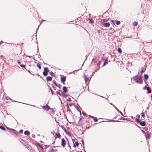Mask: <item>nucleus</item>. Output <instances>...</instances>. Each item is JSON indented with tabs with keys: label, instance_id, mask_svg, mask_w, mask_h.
<instances>
[{
	"label": "nucleus",
	"instance_id": "4",
	"mask_svg": "<svg viewBox=\"0 0 152 152\" xmlns=\"http://www.w3.org/2000/svg\"><path fill=\"white\" fill-rule=\"evenodd\" d=\"M66 145L65 141L64 138L61 139V145L64 147Z\"/></svg>",
	"mask_w": 152,
	"mask_h": 152
},
{
	"label": "nucleus",
	"instance_id": "49",
	"mask_svg": "<svg viewBox=\"0 0 152 152\" xmlns=\"http://www.w3.org/2000/svg\"><path fill=\"white\" fill-rule=\"evenodd\" d=\"M53 73V72H52V71H51L50 72V74L51 75H52V74Z\"/></svg>",
	"mask_w": 152,
	"mask_h": 152
},
{
	"label": "nucleus",
	"instance_id": "6",
	"mask_svg": "<svg viewBox=\"0 0 152 152\" xmlns=\"http://www.w3.org/2000/svg\"><path fill=\"white\" fill-rule=\"evenodd\" d=\"M103 25L105 27H108L110 26V24L109 23L107 22V23H104L103 24Z\"/></svg>",
	"mask_w": 152,
	"mask_h": 152
},
{
	"label": "nucleus",
	"instance_id": "23",
	"mask_svg": "<svg viewBox=\"0 0 152 152\" xmlns=\"http://www.w3.org/2000/svg\"><path fill=\"white\" fill-rule=\"evenodd\" d=\"M94 120L95 122H97L98 121V119L96 118H95L94 117Z\"/></svg>",
	"mask_w": 152,
	"mask_h": 152
},
{
	"label": "nucleus",
	"instance_id": "11",
	"mask_svg": "<svg viewBox=\"0 0 152 152\" xmlns=\"http://www.w3.org/2000/svg\"><path fill=\"white\" fill-rule=\"evenodd\" d=\"M75 144H74L73 145V146L74 147H75V148L76 147V145L77 146V147L79 145V143H78V142H77V141H76V142H75Z\"/></svg>",
	"mask_w": 152,
	"mask_h": 152
},
{
	"label": "nucleus",
	"instance_id": "57",
	"mask_svg": "<svg viewBox=\"0 0 152 152\" xmlns=\"http://www.w3.org/2000/svg\"><path fill=\"white\" fill-rule=\"evenodd\" d=\"M9 98V100H12V99H11L10 98Z\"/></svg>",
	"mask_w": 152,
	"mask_h": 152
},
{
	"label": "nucleus",
	"instance_id": "33",
	"mask_svg": "<svg viewBox=\"0 0 152 152\" xmlns=\"http://www.w3.org/2000/svg\"><path fill=\"white\" fill-rule=\"evenodd\" d=\"M23 130L22 129H21L19 131V132L20 133H23Z\"/></svg>",
	"mask_w": 152,
	"mask_h": 152
},
{
	"label": "nucleus",
	"instance_id": "37",
	"mask_svg": "<svg viewBox=\"0 0 152 152\" xmlns=\"http://www.w3.org/2000/svg\"><path fill=\"white\" fill-rule=\"evenodd\" d=\"M67 100L69 102H70L71 101L70 98H68V99H67Z\"/></svg>",
	"mask_w": 152,
	"mask_h": 152
},
{
	"label": "nucleus",
	"instance_id": "9",
	"mask_svg": "<svg viewBox=\"0 0 152 152\" xmlns=\"http://www.w3.org/2000/svg\"><path fill=\"white\" fill-rule=\"evenodd\" d=\"M140 125L142 126H145V123L144 121H140Z\"/></svg>",
	"mask_w": 152,
	"mask_h": 152
},
{
	"label": "nucleus",
	"instance_id": "29",
	"mask_svg": "<svg viewBox=\"0 0 152 152\" xmlns=\"http://www.w3.org/2000/svg\"><path fill=\"white\" fill-rule=\"evenodd\" d=\"M20 66L22 67H25L26 66L25 65H23V64H20Z\"/></svg>",
	"mask_w": 152,
	"mask_h": 152
},
{
	"label": "nucleus",
	"instance_id": "16",
	"mask_svg": "<svg viewBox=\"0 0 152 152\" xmlns=\"http://www.w3.org/2000/svg\"><path fill=\"white\" fill-rule=\"evenodd\" d=\"M64 93L65 92H62L61 93V94L63 95V96L64 97H67V95L65 94H64Z\"/></svg>",
	"mask_w": 152,
	"mask_h": 152
},
{
	"label": "nucleus",
	"instance_id": "32",
	"mask_svg": "<svg viewBox=\"0 0 152 152\" xmlns=\"http://www.w3.org/2000/svg\"><path fill=\"white\" fill-rule=\"evenodd\" d=\"M75 108H76V109H77V110L78 111H79V112L80 113V114L81 115V111H79L78 110V109L77 108V106H75Z\"/></svg>",
	"mask_w": 152,
	"mask_h": 152
},
{
	"label": "nucleus",
	"instance_id": "64",
	"mask_svg": "<svg viewBox=\"0 0 152 152\" xmlns=\"http://www.w3.org/2000/svg\"><path fill=\"white\" fill-rule=\"evenodd\" d=\"M59 97V99H60V98L59 97Z\"/></svg>",
	"mask_w": 152,
	"mask_h": 152
},
{
	"label": "nucleus",
	"instance_id": "62",
	"mask_svg": "<svg viewBox=\"0 0 152 152\" xmlns=\"http://www.w3.org/2000/svg\"><path fill=\"white\" fill-rule=\"evenodd\" d=\"M114 118H116V117H115Z\"/></svg>",
	"mask_w": 152,
	"mask_h": 152
},
{
	"label": "nucleus",
	"instance_id": "47",
	"mask_svg": "<svg viewBox=\"0 0 152 152\" xmlns=\"http://www.w3.org/2000/svg\"><path fill=\"white\" fill-rule=\"evenodd\" d=\"M54 84H55V85L56 86H58V84H56V82H54Z\"/></svg>",
	"mask_w": 152,
	"mask_h": 152
},
{
	"label": "nucleus",
	"instance_id": "15",
	"mask_svg": "<svg viewBox=\"0 0 152 152\" xmlns=\"http://www.w3.org/2000/svg\"><path fill=\"white\" fill-rule=\"evenodd\" d=\"M144 77L145 79L147 80L148 78V75L147 74H145L144 75Z\"/></svg>",
	"mask_w": 152,
	"mask_h": 152
},
{
	"label": "nucleus",
	"instance_id": "5",
	"mask_svg": "<svg viewBox=\"0 0 152 152\" xmlns=\"http://www.w3.org/2000/svg\"><path fill=\"white\" fill-rule=\"evenodd\" d=\"M145 136L147 139H150L151 137V136L148 132H146L145 135Z\"/></svg>",
	"mask_w": 152,
	"mask_h": 152
},
{
	"label": "nucleus",
	"instance_id": "38",
	"mask_svg": "<svg viewBox=\"0 0 152 152\" xmlns=\"http://www.w3.org/2000/svg\"><path fill=\"white\" fill-rule=\"evenodd\" d=\"M27 104V105H30V106H33L34 107H36V108H37V107L36 106H35V105H30V104Z\"/></svg>",
	"mask_w": 152,
	"mask_h": 152
},
{
	"label": "nucleus",
	"instance_id": "34",
	"mask_svg": "<svg viewBox=\"0 0 152 152\" xmlns=\"http://www.w3.org/2000/svg\"><path fill=\"white\" fill-rule=\"evenodd\" d=\"M57 86L60 89H61V86L60 84L58 85Z\"/></svg>",
	"mask_w": 152,
	"mask_h": 152
},
{
	"label": "nucleus",
	"instance_id": "60",
	"mask_svg": "<svg viewBox=\"0 0 152 152\" xmlns=\"http://www.w3.org/2000/svg\"><path fill=\"white\" fill-rule=\"evenodd\" d=\"M51 150L53 151V152H53V151L54 150H53V149H51Z\"/></svg>",
	"mask_w": 152,
	"mask_h": 152
},
{
	"label": "nucleus",
	"instance_id": "30",
	"mask_svg": "<svg viewBox=\"0 0 152 152\" xmlns=\"http://www.w3.org/2000/svg\"><path fill=\"white\" fill-rule=\"evenodd\" d=\"M110 121L112 122H120V121H118V120H110Z\"/></svg>",
	"mask_w": 152,
	"mask_h": 152
},
{
	"label": "nucleus",
	"instance_id": "18",
	"mask_svg": "<svg viewBox=\"0 0 152 152\" xmlns=\"http://www.w3.org/2000/svg\"><path fill=\"white\" fill-rule=\"evenodd\" d=\"M84 79L85 80V81L86 83V82L88 80V78H87L85 75L84 76Z\"/></svg>",
	"mask_w": 152,
	"mask_h": 152
},
{
	"label": "nucleus",
	"instance_id": "17",
	"mask_svg": "<svg viewBox=\"0 0 152 152\" xmlns=\"http://www.w3.org/2000/svg\"><path fill=\"white\" fill-rule=\"evenodd\" d=\"M0 128L3 130H6L4 128V127L2 126H0Z\"/></svg>",
	"mask_w": 152,
	"mask_h": 152
},
{
	"label": "nucleus",
	"instance_id": "22",
	"mask_svg": "<svg viewBox=\"0 0 152 152\" xmlns=\"http://www.w3.org/2000/svg\"><path fill=\"white\" fill-rule=\"evenodd\" d=\"M115 21H116V24L117 25H119L120 24V22L119 21H116L115 20Z\"/></svg>",
	"mask_w": 152,
	"mask_h": 152
},
{
	"label": "nucleus",
	"instance_id": "39",
	"mask_svg": "<svg viewBox=\"0 0 152 152\" xmlns=\"http://www.w3.org/2000/svg\"><path fill=\"white\" fill-rule=\"evenodd\" d=\"M82 144H83V148H84V141L83 140H82Z\"/></svg>",
	"mask_w": 152,
	"mask_h": 152
},
{
	"label": "nucleus",
	"instance_id": "26",
	"mask_svg": "<svg viewBox=\"0 0 152 152\" xmlns=\"http://www.w3.org/2000/svg\"><path fill=\"white\" fill-rule=\"evenodd\" d=\"M112 105L117 110V111L118 112L119 111V110L118 109H117V108L116 107H115L112 104Z\"/></svg>",
	"mask_w": 152,
	"mask_h": 152
},
{
	"label": "nucleus",
	"instance_id": "42",
	"mask_svg": "<svg viewBox=\"0 0 152 152\" xmlns=\"http://www.w3.org/2000/svg\"><path fill=\"white\" fill-rule=\"evenodd\" d=\"M43 108L45 110H46V107H45V106H43Z\"/></svg>",
	"mask_w": 152,
	"mask_h": 152
},
{
	"label": "nucleus",
	"instance_id": "24",
	"mask_svg": "<svg viewBox=\"0 0 152 152\" xmlns=\"http://www.w3.org/2000/svg\"><path fill=\"white\" fill-rule=\"evenodd\" d=\"M51 111L54 113L55 111L54 110V109H50Z\"/></svg>",
	"mask_w": 152,
	"mask_h": 152
},
{
	"label": "nucleus",
	"instance_id": "1",
	"mask_svg": "<svg viewBox=\"0 0 152 152\" xmlns=\"http://www.w3.org/2000/svg\"><path fill=\"white\" fill-rule=\"evenodd\" d=\"M132 79L135 82L138 84H141L142 83V82L140 81L141 80V78L140 76H136L135 77H134L131 78V80Z\"/></svg>",
	"mask_w": 152,
	"mask_h": 152
},
{
	"label": "nucleus",
	"instance_id": "58",
	"mask_svg": "<svg viewBox=\"0 0 152 152\" xmlns=\"http://www.w3.org/2000/svg\"><path fill=\"white\" fill-rule=\"evenodd\" d=\"M39 26H40V25H39V26H38V28H37V30H38V28H39Z\"/></svg>",
	"mask_w": 152,
	"mask_h": 152
},
{
	"label": "nucleus",
	"instance_id": "52",
	"mask_svg": "<svg viewBox=\"0 0 152 152\" xmlns=\"http://www.w3.org/2000/svg\"><path fill=\"white\" fill-rule=\"evenodd\" d=\"M141 131L143 133H144L145 132L143 130H142Z\"/></svg>",
	"mask_w": 152,
	"mask_h": 152
},
{
	"label": "nucleus",
	"instance_id": "48",
	"mask_svg": "<svg viewBox=\"0 0 152 152\" xmlns=\"http://www.w3.org/2000/svg\"><path fill=\"white\" fill-rule=\"evenodd\" d=\"M89 116H90V117H91V118H94V116H92L91 115H89Z\"/></svg>",
	"mask_w": 152,
	"mask_h": 152
},
{
	"label": "nucleus",
	"instance_id": "21",
	"mask_svg": "<svg viewBox=\"0 0 152 152\" xmlns=\"http://www.w3.org/2000/svg\"><path fill=\"white\" fill-rule=\"evenodd\" d=\"M137 22H136V21L134 22L133 23V26H137Z\"/></svg>",
	"mask_w": 152,
	"mask_h": 152
},
{
	"label": "nucleus",
	"instance_id": "51",
	"mask_svg": "<svg viewBox=\"0 0 152 152\" xmlns=\"http://www.w3.org/2000/svg\"><path fill=\"white\" fill-rule=\"evenodd\" d=\"M106 64H105V62L103 65V66H105Z\"/></svg>",
	"mask_w": 152,
	"mask_h": 152
},
{
	"label": "nucleus",
	"instance_id": "28",
	"mask_svg": "<svg viewBox=\"0 0 152 152\" xmlns=\"http://www.w3.org/2000/svg\"><path fill=\"white\" fill-rule=\"evenodd\" d=\"M141 115L142 116V117H144L145 116V114L143 113H141Z\"/></svg>",
	"mask_w": 152,
	"mask_h": 152
},
{
	"label": "nucleus",
	"instance_id": "55",
	"mask_svg": "<svg viewBox=\"0 0 152 152\" xmlns=\"http://www.w3.org/2000/svg\"><path fill=\"white\" fill-rule=\"evenodd\" d=\"M69 105L70 106H71L72 105V104H69Z\"/></svg>",
	"mask_w": 152,
	"mask_h": 152
},
{
	"label": "nucleus",
	"instance_id": "2",
	"mask_svg": "<svg viewBox=\"0 0 152 152\" xmlns=\"http://www.w3.org/2000/svg\"><path fill=\"white\" fill-rule=\"evenodd\" d=\"M49 70L48 69V67H46L44 69V71L43 72V75L45 76L48 75V73L49 72Z\"/></svg>",
	"mask_w": 152,
	"mask_h": 152
},
{
	"label": "nucleus",
	"instance_id": "27",
	"mask_svg": "<svg viewBox=\"0 0 152 152\" xmlns=\"http://www.w3.org/2000/svg\"><path fill=\"white\" fill-rule=\"evenodd\" d=\"M50 89L52 93V94H53V90H52V89L51 88V87H50Z\"/></svg>",
	"mask_w": 152,
	"mask_h": 152
},
{
	"label": "nucleus",
	"instance_id": "3",
	"mask_svg": "<svg viewBox=\"0 0 152 152\" xmlns=\"http://www.w3.org/2000/svg\"><path fill=\"white\" fill-rule=\"evenodd\" d=\"M66 77L64 76L61 75V81L62 82L64 83L66 80Z\"/></svg>",
	"mask_w": 152,
	"mask_h": 152
},
{
	"label": "nucleus",
	"instance_id": "14",
	"mask_svg": "<svg viewBox=\"0 0 152 152\" xmlns=\"http://www.w3.org/2000/svg\"><path fill=\"white\" fill-rule=\"evenodd\" d=\"M147 89L148 93H150L151 92V90L149 87H148L147 88Z\"/></svg>",
	"mask_w": 152,
	"mask_h": 152
},
{
	"label": "nucleus",
	"instance_id": "56",
	"mask_svg": "<svg viewBox=\"0 0 152 152\" xmlns=\"http://www.w3.org/2000/svg\"><path fill=\"white\" fill-rule=\"evenodd\" d=\"M28 57H29L30 58H31V56H28Z\"/></svg>",
	"mask_w": 152,
	"mask_h": 152
},
{
	"label": "nucleus",
	"instance_id": "63",
	"mask_svg": "<svg viewBox=\"0 0 152 152\" xmlns=\"http://www.w3.org/2000/svg\"><path fill=\"white\" fill-rule=\"evenodd\" d=\"M81 118H80V120H81Z\"/></svg>",
	"mask_w": 152,
	"mask_h": 152
},
{
	"label": "nucleus",
	"instance_id": "46",
	"mask_svg": "<svg viewBox=\"0 0 152 152\" xmlns=\"http://www.w3.org/2000/svg\"><path fill=\"white\" fill-rule=\"evenodd\" d=\"M28 72H29L32 75H34V74H32V73H31L30 72V71L29 70H28Z\"/></svg>",
	"mask_w": 152,
	"mask_h": 152
},
{
	"label": "nucleus",
	"instance_id": "13",
	"mask_svg": "<svg viewBox=\"0 0 152 152\" xmlns=\"http://www.w3.org/2000/svg\"><path fill=\"white\" fill-rule=\"evenodd\" d=\"M45 107H46V111H48L49 109H50V107L47 104H46L45 105Z\"/></svg>",
	"mask_w": 152,
	"mask_h": 152
},
{
	"label": "nucleus",
	"instance_id": "41",
	"mask_svg": "<svg viewBox=\"0 0 152 152\" xmlns=\"http://www.w3.org/2000/svg\"><path fill=\"white\" fill-rule=\"evenodd\" d=\"M118 112L120 113L121 115L124 116L123 113L121 111H119Z\"/></svg>",
	"mask_w": 152,
	"mask_h": 152
},
{
	"label": "nucleus",
	"instance_id": "50",
	"mask_svg": "<svg viewBox=\"0 0 152 152\" xmlns=\"http://www.w3.org/2000/svg\"><path fill=\"white\" fill-rule=\"evenodd\" d=\"M147 87H146V86H145L144 87L143 89H146V88L147 89Z\"/></svg>",
	"mask_w": 152,
	"mask_h": 152
},
{
	"label": "nucleus",
	"instance_id": "43",
	"mask_svg": "<svg viewBox=\"0 0 152 152\" xmlns=\"http://www.w3.org/2000/svg\"><path fill=\"white\" fill-rule=\"evenodd\" d=\"M145 69L144 70H144H143V69H142V70L141 71V73H142V72H144V71H145Z\"/></svg>",
	"mask_w": 152,
	"mask_h": 152
},
{
	"label": "nucleus",
	"instance_id": "45",
	"mask_svg": "<svg viewBox=\"0 0 152 152\" xmlns=\"http://www.w3.org/2000/svg\"><path fill=\"white\" fill-rule=\"evenodd\" d=\"M68 146L70 148H71V146H70V145H69V141H68Z\"/></svg>",
	"mask_w": 152,
	"mask_h": 152
},
{
	"label": "nucleus",
	"instance_id": "10",
	"mask_svg": "<svg viewBox=\"0 0 152 152\" xmlns=\"http://www.w3.org/2000/svg\"><path fill=\"white\" fill-rule=\"evenodd\" d=\"M63 92L66 93L67 91V88L65 86L63 87Z\"/></svg>",
	"mask_w": 152,
	"mask_h": 152
},
{
	"label": "nucleus",
	"instance_id": "31",
	"mask_svg": "<svg viewBox=\"0 0 152 152\" xmlns=\"http://www.w3.org/2000/svg\"><path fill=\"white\" fill-rule=\"evenodd\" d=\"M101 61H99V62L97 64V66L99 67V65H100V64H101Z\"/></svg>",
	"mask_w": 152,
	"mask_h": 152
},
{
	"label": "nucleus",
	"instance_id": "12",
	"mask_svg": "<svg viewBox=\"0 0 152 152\" xmlns=\"http://www.w3.org/2000/svg\"><path fill=\"white\" fill-rule=\"evenodd\" d=\"M55 136H57L58 138H60L61 135L59 133H55Z\"/></svg>",
	"mask_w": 152,
	"mask_h": 152
},
{
	"label": "nucleus",
	"instance_id": "54",
	"mask_svg": "<svg viewBox=\"0 0 152 152\" xmlns=\"http://www.w3.org/2000/svg\"><path fill=\"white\" fill-rule=\"evenodd\" d=\"M111 21L113 22V24H114V21L113 20H112Z\"/></svg>",
	"mask_w": 152,
	"mask_h": 152
},
{
	"label": "nucleus",
	"instance_id": "53",
	"mask_svg": "<svg viewBox=\"0 0 152 152\" xmlns=\"http://www.w3.org/2000/svg\"><path fill=\"white\" fill-rule=\"evenodd\" d=\"M1 43H3V42L2 41H1L0 42V44H1Z\"/></svg>",
	"mask_w": 152,
	"mask_h": 152
},
{
	"label": "nucleus",
	"instance_id": "59",
	"mask_svg": "<svg viewBox=\"0 0 152 152\" xmlns=\"http://www.w3.org/2000/svg\"><path fill=\"white\" fill-rule=\"evenodd\" d=\"M112 29V27H111L110 28V29Z\"/></svg>",
	"mask_w": 152,
	"mask_h": 152
},
{
	"label": "nucleus",
	"instance_id": "20",
	"mask_svg": "<svg viewBox=\"0 0 152 152\" xmlns=\"http://www.w3.org/2000/svg\"><path fill=\"white\" fill-rule=\"evenodd\" d=\"M37 66L39 68V69H41V66L40 64L38 63L37 64Z\"/></svg>",
	"mask_w": 152,
	"mask_h": 152
},
{
	"label": "nucleus",
	"instance_id": "7",
	"mask_svg": "<svg viewBox=\"0 0 152 152\" xmlns=\"http://www.w3.org/2000/svg\"><path fill=\"white\" fill-rule=\"evenodd\" d=\"M52 80V78L50 76H48L46 77V80L47 82L50 81Z\"/></svg>",
	"mask_w": 152,
	"mask_h": 152
},
{
	"label": "nucleus",
	"instance_id": "25",
	"mask_svg": "<svg viewBox=\"0 0 152 152\" xmlns=\"http://www.w3.org/2000/svg\"><path fill=\"white\" fill-rule=\"evenodd\" d=\"M89 22L91 23H93L94 22V20L91 19H89Z\"/></svg>",
	"mask_w": 152,
	"mask_h": 152
},
{
	"label": "nucleus",
	"instance_id": "61",
	"mask_svg": "<svg viewBox=\"0 0 152 152\" xmlns=\"http://www.w3.org/2000/svg\"><path fill=\"white\" fill-rule=\"evenodd\" d=\"M53 88L55 89V88L54 86H53Z\"/></svg>",
	"mask_w": 152,
	"mask_h": 152
},
{
	"label": "nucleus",
	"instance_id": "36",
	"mask_svg": "<svg viewBox=\"0 0 152 152\" xmlns=\"http://www.w3.org/2000/svg\"><path fill=\"white\" fill-rule=\"evenodd\" d=\"M56 93H57V94H59V95H61V94L58 91H57Z\"/></svg>",
	"mask_w": 152,
	"mask_h": 152
},
{
	"label": "nucleus",
	"instance_id": "35",
	"mask_svg": "<svg viewBox=\"0 0 152 152\" xmlns=\"http://www.w3.org/2000/svg\"><path fill=\"white\" fill-rule=\"evenodd\" d=\"M136 121H137V122L138 123H140V120L139 119H137V118L136 119Z\"/></svg>",
	"mask_w": 152,
	"mask_h": 152
},
{
	"label": "nucleus",
	"instance_id": "19",
	"mask_svg": "<svg viewBox=\"0 0 152 152\" xmlns=\"http://www.w3.org/2000/svg\"><path fill=\"white\" fill-rule=\"evenodd\" d=\"M118 51L119 53H122V50L120 48H118Z\"/></svg>",
	"mask_w": 152,
	"mask_h": 152
},
{
	"label": "nucleus",
	"instance_id": "8",
	"mask_svg": "<svg viewBox=\"0 0 152 152\" xmlns=\"http://www.w3.org/2000/svg\"><path fill=\"white\" fill-rule=\"evenodd\" d=\"M24 134L28 136L30 134V133L28 131H26L24 132Z\"/></svg>",
	"mask_w": 152,
	"mask_h": 152
},
{
	"label": "nucleus",
	"instance_id": "40",
	"mask_svg": "<svg viewBox=\"0 0 152 152\" xmlns=\"http://www.w3.org/2000/svg\"><path fill=\"white\" fill-rule=\"evenodd\" d=\"M20 63H21V62H20V61L18 60V64H19L20 65V64H20Z\"/></svg>",
	"mask_w": 152,
	"mask_h": 152
},
{
	"label": "nucleus",
	"instance_id": "44",
	"mask_svg": "<svg viewBox=\"0 0 152 152\" xmlns=\"http://www.w3.org/2000/svg\"><path fill=\"white\" fill-rule=\"evenodd\" d=\"M82 113L84 115H86V113L84 112H83Z\"/></svg>",
	"mask_w": 152,
	"mask_h": 152
}]
</instances>
